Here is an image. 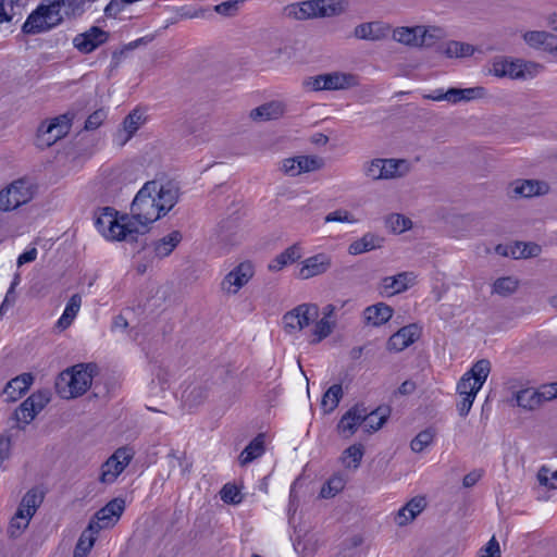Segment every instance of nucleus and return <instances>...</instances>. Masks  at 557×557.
<instances>
[{"label": "nucleus", "instance_id": "f257e3e1", "mask_svg": "<svg viewBox=\"0 0 557 557\" xmlns=\"http://www.w3.org/2000/svg\"><path fill=\"white\" fill-rule=\"evenodd\" d=\"M178 199L180 188L175 183L148 181L133 199L129 214L119 216L114 209L104 208L95 224L109 240H133L137 235L148 233L154 222L175 207Z\"/></svg>", "mask_w": 557, "mask_h": 557}, {"label": "nucleus", "instance_id": "f03ea898", "mask_svg": "<svg viewBox=\"0 0 557 557\" xmlns=\"http://www.w3.org/2000/svg\"><path fill=\"white\" fill-rule=\"evenodd\" d=\"M491 372V362L487 359H480L467 371L458 381L457 392V410L459 416H467L473 405L476 394Z\"/></svg>", "mask_w": 557, "mask_h": 557}, {"label": "nucleus", "instance_id": "7ed1b4c3", "mask_svg": "<svg viewBox=\"0 0 557 557\" xmlns=\"http://www.w3.org/2000/svg\"><path fill=\"white\" fill-rule=\"evenodd\" d=\"M97 367L95 363H78L62 371L55 381V391L64 399L85 394L91 386Z\"/></svg>", "mask_w": 557, "mask_h": 557}, {"label": "nucleus", "instance_id": "20e7f679", "mask_svg": "<svg viewBox=\"0 0 557 557\" xmlns=\"http://www.w3.org/2000/svg\"><path fill=\"white\" fill-rule=\"evenodd\" d=\"M543 71V65L533 61L513 59L509 57H495L491 61L488 73L497 78L512 81L531 79Z\"/></svg>", "mask_w": 557, "mask_h": 557}, {"label": "nucleus", "instance_id": "39448f33", "mask_svg": "<svg viewBox=\"0 0 557 557\" xmlns=\"http://www.w3.org/2000/svg\"><path fill=\"white\" fill-rule=\"evenodd\" d=\"M361 171L370 182L393 181L405 177L411 171V164L406 159L373 158L363 162Z\"/></svg>", "mask_w": 557, "mask_h": 557}, {"label": "nucleus", "instance_id": "423d86ee", "mask_svg": "<svg viewBox=\"0 0 557 557\" xmlns=\"http://www.w3.org/2000/svg\"><path fill=\"white\" fill-rule=\"evenodd\" d=\"M557 398V382L542 384L540 387H525L513 394L516 405L527 411H535L548 401Z\"/></svg>", "mask_w": 557, "mask_h": 557}, {"label": "nucleus", "instance_id": "0eeeda50", "mask_svg": "<svg viewBox=\"0 0 557 557\" xmlns=\"http://www.w3.org/2000/svg\"><path fill=\"white\" fill-rule=\"evenodd\" d=\"M35 195L34 185L25 180L13 181L0 190V211L11 212L28 203Z\"/></svg>", "mask_w": 557, "mask_h": 557}, {"label": "nucleus", "instance_id": "6e6552de", "mask_svg": "<svg viewBox=\"0 0 557 557\" xmlns=\"http://www.w3.org/2000/svg\"><path fill=\"white\" fill-rule=\"evenodd\" d=\"M72 126V117L62 114L40 124L37 132V145L40 148H48L58 140L65 137Z\"/></svg>", "mask_w": 557, "mask_h": 557}, {"label": "nucleus", "instance_id": "1a4fd4ad", "mask_svg": "<svg viewBox=\"0 0 557 557\" xmlns=\"http://www.w3.org/2000/svg\"><path fill=\"white\" fill-rule=\"evenodd\" d=\"M319 318V307L315 304H301L283 315V326L286 333L295 334Z\"/></svg>", "mask_w": 557, "mask_h": 557}, {"label": "nucleus", "instance_id": "9d476101", "mask_svg": "<svg viewBox=\"0 0 557 557\" xmlns=\"http://www.w3.org/2000/svg\"><path fill=\"white\" fill-rule=\"evenodd\" d=\"M487 96V91L482 86H474L469 88L451 87L447 90L436 89L433 92L425 95L424 98L432 101H447L450 104H458L461 102H470L483 99Z\"/></svg>", "mask_w": 557, "mask_h": 557}, {"label": "nucleus", "instance_id": "9b49d317", "mask_svg": "<svg viewBox=\"0 0 557 557\" xmlns=\"http://www.w3.org/2000/svg\"><path fill=\"white\" fill-rule=\"evenodd\" d=\"M126 504L123 498H114L95 513L89 524L98 532L112 529L121 519Z\"/></svg>", "mask_w": 557, "mask_h": 557}, {"label": "nucleus", "instance_id": "f8f14e48", "mask_svg": "<svg viewBox=\"0 0 557 557\" xmlns=\"http://www.w3.org/2000/svg\"><path fill=\"white\" fill-rule=\"evenodd\" d=\"M255 274L251 262L244 261L230 271L221 282V290L228 296L236 295Z\"/></svg>", "mask_w": 557, "mask_h": 557}, {"label": "nucleus", "instance_id": "ddd939ff", "mask_svg": "<svg viewBox=\"0 0 557 557\" xmlns=\"http://www.w3.org/2000/svg\"><path fill=\"white\" fill-rule=\"evenodd\" d=\"M132 459L133 453L131 449L125 447L116 449L103 463L99 478L100 481L106 484L115 482Z\"/></svg>", "mask_w": 557, "mask_h": 557}, {"label": "nucleus", "instance_id": "4468645a", "mask_svg": "<svg viewBox=\"0 0 557 557\" xmlns=\"http://www.w3.org/2000/svg\"><path fill=\"white\" fill-rule=\"evenodd\" d=\"M333 267V258L327 252H318L300 262L297 271L299 280H310L327 273Z\"/></svg>", "mask_w": 557, "mask_h": 557}, {"label": "nucleus", "instance_id": "2eb2a0df", "mask_svg": "<svg viewBox=\"0 0 557 557\" xmlns=\"http://www.w3.org/2000/svg\"><path fill=\"white\" fill-rule=\"evenodd\" d=\"M549 191V184L542 180H516L509 185V193L513 198L541 197Z\"/></svg>", "mask_w": 557, "mask_h": 557}, {"label": "nucleus", "instance_id": "dca6fc26", "mask_svg": "<svg viewBox=\"0 0 557 557\" xmlns=\"http://www.w3.org/2000/svg\"><path fill=\"white\" fill-rule=\"evenodd\" d=\"M428 506L426 497L417 495L410 498L393 515V521L397 527H407L411 524Z\"/></svg>", "mask_w": 557, "mask_h": 557}, {"label": "nucleus", "instance_id": "f3484780", "mask_svg": "<svg viewBox=\"0 0 557 557\" xmlns=\"http://www.w3.org/2000/svg\"><path fill=\"white\" fill-rule=\"evenodd\" d=\"M391 30L392 27L389 24L382 21H372L355 26L352 36L359 40L380 41L386 39Z\"/></svg>", "mask_w": 557, "mask_h": 557}, {"label": "nucleus", "instance_id": "a211bd4d", "mask_svg": "<svg viewBox=\"0 0 557 557\" xmlns=\"http://www.w3.org/2000/svg\"><path fill=\"white\" fill-rule=\"evenodd\" d=\"M51 393L47 389L33 393L15 411V418H35L50 403Z\"/></svg>", "mask_w": 557, "mask_h": 557}, {"label": "nucleus", "instance_id": "6ab92c4d", "mask_svg": "<svg viewBox=\"0 0 557 557\" xmlns=\"http://www.w3.org/2000/svg\"><path fill=\"white\" fill-rule=\"evenodd\" d=\"M421 335V329L412 323L406 325L394 333L387 341L386 348L388 351L399 352L405 350L411 344L417 342Z\"/></svg>", "mask_w": 557, "mask_h": 557}, {"label": "nucleus", "instance_id": "aec40b11", "mask_svg": "<svg viewBox=\"0 0 557 557\" xmlns=\"http://www.w3.org/2000/svg\"><path fill=\"white\" fill-rule=\"evenodd\" d=\"M108 33L99 27H91L87 32L73 38V46L82 53H90L108 40Z\"/></svg>", "mask_w": 557, "mask_h": 557}, {"label": "nucleus", "instance_id": "412c9836", "mask_svg": "<svg viewBox=\"0 0 557 557\" xmlns=\"http://www.w3.org/2000/svg\"><path fill=\"white\" fill-rule=\"evenodd\" d=\"M417 283V275L412 271L400 272L382 280V289L386 295H396L406 292Z\"/></svg>", "mask_w": 557, "mask_h": 557}, {"label": "nucleus", "instance_id": "4be33fe9", "mask_svg": "<svg viewBox=\"0 0 557 557\" xmlns=\"http://www.w3.org/2000/svg\"><path fill=\"white\" fill-rule=\"evenodd\" d=\"M285 111L286 104L283 101L273 100L250 110L248 116L256 123H262L282 117Z\"/></svg>", "mask_w": 557, "mask_h": 557}, {"label": "nucleus", "instance_id": "5701e85b", "mask_svg": "<svg viewBox=\"0 0 557 557\" xmlns=\"http://www.w3.org/2000/svg\"><path fill=\"white\" fill-rule=\"evenodd\" d=\"M304 250L300 243H295L276 255L268 264V270L273 273L281 272L286 267L294 264L302 258Z\"/></svg>", "mask_w": 557, "mask_h": 557}, {"label": "nucleus", "instance_id": "b1692460", "mask_svg": "<svg viewBox=\"0 0 557 557\" xmlns=\"http://www.w3.org/2000/svg\"><path fill=\"white\" fill-rule=\"evenodd\" d=\"M34 377L30 373H23L9 381L2 392L3 400L7 403L20 399L33 384Z\"/></svg>", "mask_w": 557, "mask_h": 557}, {"label": "nucleus", "instance_id": "393cba45", "mask_svg": "<svg viewBox=\"0 0 557 557\" xmlns=\"http://www.w3.org/2000/svg\"><path fill=\"white\" fill-rule=\"evenodd\" d=\"M146 122V116L143 111L133 110L123 121L122 128L116 133V140L120 145H125L133 135Z\"/></svg>", "mask_w": 557, "mask_h": 557}, {"label": "nucleus", "instance_id": "a878e982", "mask_svg": "<svg viewBox=\"0 0 557 557\" xmlns=\"http://www.w3.org/2000/svg\"><path fill=\"white\" fill-rule=\"evenodd\" d=\"M364 456V446L360 443H355L346 447L338 457L339 466L348 472L357 471Z\"/></svg>", "mask_w": 557, "mask_h": 557}, {"label": "nucleus", "instance_id": "bb28decb", "mask_svg": "<svg viewBox=\"0 0 557 557\" xmlns=\"http://www.w3.org/2000/svg\"><path fill=\"white\" fill-rule=\"evenodd\" d=\"M394 310L385 302H377L363 310L362 317L367 325L381 326L393 317Z\"/></svg>", "mask_w": 557, "mask_h": 557}, {"label": "nucleus", "instance_id": "cd10ccee", "mask_svg": "<svg viewBox=\"0 0 557 557\" xmlns=\"http://www.w3.org/2000/svg\"><path fill=\"white\" fill-rule=\"evenodd\" d=\"M318 0H307L289 4L285 8L286 15L297 21L319 18Z\"/></svg>", "mask_w": 557, "mask_h": 557}, {"label": "nucleus", "instance_id": "c85d7f7f", "mask_svg": "<svg viewBox=\"0 0 557 557\" xmlns=\"http://www.w3.org/2000/svg\"><path fill=\"white\" fill-rule=\"evenodd\" d=\"M265 444L267 435L264 433L258 434L238 456L239 465L245 467L261 457L265 450Z\"/></svg>", "mask_w": 557, "mask_h": 557}, {"label": "nucleus", "instance_id": "c756f323", "mask_svg": "<svg viewBox=\"0 0 557 557\" xmlns=\"http://www.w3.org/2000/svg\"><path fill=\"white\" fill-rule=\"evenodd\" d=\"M392 39L400 45L420 48V25L399 26L391 30Z\"/></svg>", "mask_w": 557, "mask_h": 557}, {"label": "nucleus", "instance_id": "7c9ffc66", "mask_svg": "<svg viewBox=\"0 0 557 557\" xmlns=\"http://www.w3.org/2000/svg\"><path fill=\"white\" fill-rule=\"evenodd\" d=\"M327 90H345L358 86L356 75L345 72L325 73Z\"/></svg>", "mask_w": 557, "mask_h": 557}, {"label": "nucleus", "instance_id": "2f4dec72", "mask_svg": "<svg viewBox=\"0 0 557 557\" xmlns=\"http://www.w3.org/2000/svg\"><path fill=\"white\" fill-rule=\"evenodd\" d=\"M183 235L180 231H172L162 238L153 243V251L158 258H165L172 253V251L182 242Z\"/></svg>", "mask_w": 557, "mask_h": 557}, {"label": "nucleus", "instance_id": "473e14b6", "mask_svg": "<svg viewBox=\"0 0 557 557\" xmlns=\"http://www.w3.org/2000/svg\"><path fill=\"white\" fill-rule=\"evenodd\" d=\"M319 18L335 17L349 10L348 0H318Z\"/></svg>", "mask_w": 557, "mask_h": 557}, {"label": "nucleus", "instance_id": "72a5a7b5", "mask_svg": "<svg viewBox=\"0 0 557 557\" xmlns=\"http://www.w3.org/2000/svg\"><path fill=\"white\" fill-rule=\"evenodd\" d=\"M383 239L371 233L364 234L361 238L352 242L348 247V252L352 256L371 251L382 246Z\"/></svg>", "mask_w": 557, "mask_h": 557}, {"label": "nucleus", "instance_id": "f704fd0d", "mask_svg": "<svg viewBox=\"0 0 557 557\" xmlns=\"http://www.w3.org/2000/svg\"><path fill=\"white\" fill-rule=\"evenodd\" d=\"M42 500V491L38 487H33L23 495L17 509L24 513H27L28 516L34 517Z\"/></svg>", "mask_w": 557, "mask_h": 557}, {"label": "nucleus", "instance_id": "c9c22d12", "mask_svg": "<svg viewBox=\"0 0 557 557\" xmlns=\"http://www.w3.org/2000/svg\"><path fill=\"white\" fill-rule=\"evenodd\" d=\"M98 531L90 524L81 534L74 549V557H87L98 536Z\"/></svg>", "mask_w": 557, "mask_h": 557}, {"label": "nucleus", "instance_id": "e433bc0d", "mask_svg": "<svg viewBox=\"0 0 557 557\" xmlns=\"http://www.w3.org/2000/svg\"><path fill=\"white\" fill-rule=\"evenodd\" d=\"M50 28H52V26L48 23L42 9L39 8L27 17L23 25V32L25 34H39Z\"/></svg>", "mask_w": 557, "mask_h": 557}, {"label": "nucleus", "instance_id": "4c0bfd02", "mask_svg": "<svg viewBox=\"0 0 557 557\" xmlns=\"http://www.w3.org/2000/svg\"><path fill=\"white\" fill-rule=\"evenodd\" d=\"M218 239L222 246L228 248L238 245L243 239V234L233 223L226 222L219 226Z\"/></svg>", "mask_w": 557, "mask_h": 557}, {"label": "nucleus", "instance_id": "58836bf2", "mask_svg": "<svg viewBox=\"0 0 557 557\" xmlns=\"http://www.w3.org/2000/svg\"><path fill=\"white\" fill-rule=\"evenodd\" d=\"M336 326V321H326L324 319H317L312 330L309 333L308 342L311 345L321 343L329 337Z\"/></svg>", "mask_w": 557, "mask_h": 557}, {"label": "nucleus", "instance_id": "ea45409f", "mask_svg": "<svg viewBox=\"0 0 557 557\" xmlns=\"http://www.w3.org/2000/svg\"><path fill=\"white\" fill-rule=\"evenodd\" d=\"M446 37L443 27L435 25H420V48H429Z\"/></svg>", "mask_w": 557, "mask_h": 557}, {"label": "nucleus", "instance_id": "a19ab883", "mask_svg": "<svg viewBox=\"0 0 557 557\" xmlns=\"http://www.w3.org/2000/svg\"><path fill=\"white\" fill-rule=\"evenodd\" d=\"M81 305H82L81 295H78V294L72 295V297L70 298V300L65 307L63 314L61 315V318L59 319V321L57 323V326L60 330H65L72 324L73 320L75 319L76 314L78 313V311L81 309Z\"/></svg>", "mask_w": 557, "mask_h": 557}, {"label": "nucleus", "instance_id": "79ce46f5", "mask_svg": "<svg viewBox=\"0 0 557 557\" xmlns=\"http://www.w3.org/2000/svg\"><path fill=\"white\" fill-rule=\"evenodd\" d=\"M343 396V388L339 384L332 385L322 396L321 408L323 414H330L337 406Z\"/></svg>", "mask_w": 557, "mask_h": 557}, {"label": "nucleus", "instance_id": "37998d69", "mask_svg": "<svg viewBox=\"0 0 557 557\" xmlns=\"http://www.w3.org/2000/svg\"><path fill=\"white\" fill-rule=\"evenodd\" d=\"M346 485L342 474H333L322 486L319 496L324 499L333 498L339 494Z\"/></svg>", "mask_w": 557, "mask_h": 557}, {"label": "nucleus", "instance_id": "c03bdc74", "mask_svg": "<svg viewBox=\"0 0 557 557\" xmlns=\"http://www.w3.org/2000/svg\"><path fill=\"white\" fill-rule=\"evenodd\" d=\"M542 251L540 245L534 243H516L510 252L504 251V255H510L515 259H527L537 257Z\"/></svg>", "mask_w": 557, "mask_h": 557}, {"label": "nucleus", "instance_id": "a18cd8bd", "mask_svg": "<svg viewBox=\"0 0 557 557\" xmlns=\"http://www.w3.org/2000/svg\"><path fill=\"white\" fill-rule=\"evenodd\" d=\"M553 34L545 30H529L522 35L524 42L534 49L543 48L546 50L549 41H552Z\"/></svg>", "mask_w": 557, "mask_h": 557}, {"label": "nucleus", "instance_id": "49530a36", "mask_svg": "<svg viewBox=\"0 0 557 557\" xmlns=\"http://www.w3.org/2000/svg\"><path fill=\"white\" fill-rule=\"evenodd\" d=\"M391 410L386 406L377 407L375 410L368 412L363 405H355L342 418H369L377 416V418H388Z\"/></svg>", "mask_w": 557, "mask_h": 557}, {"label": "nucleus", "instance_id": "de8ad7c7", "mask_svg": "<svg viewBox=\"0 0 557 557\" xmlns=\"http://www.w3.org/2000/svg\"><path fill=\"white\" fill-rule=\"evenodd\" d=\"M519 287V280L513 276H504L497 278L493 286L492 292L502 297H508L516 293Z\"/></svg>", "mask_w": 557, "mask_h": 557}, {"label": "nucleus", "instance_id": "09e8293b", "mask_svg": "<svg viewBox=\"0 0 557 557\" xmlns=\"http://www.w3.org/2000/svg\"><path fill=\"white\" fill-rule=\"evenodd\" d=\"M536 480L544 490L548 492L557 491V469L542 466L536 473Z\"/></svg>", "mask_w": 557, "mask_h": 557}, {"label": "nucleus", "instance_id": "8fccbe9b", "mask_svg": "<svg viewBox=\"0 0 557 557\" xmlns=\"http://www.w3.org/2000/svg\"><path fill=\"white\" fill-rule=\"evenodd\" d=\"M474 51L472 45L456 40L448 41L444 48V53L448 58H467L472 55Z\"/></svg>", "mask_w": 557, "mask_h": 557}, {"label": "nucleus", "instance_id": "3c124183", "mask_svg": "<svg viewBox=\"0 0 557 557\" xmlns=\"http://www.w3.org/2000/svg\"><path fill=\"white\" fill-rule=\"evenodd\" d=\"M71 3V0H59L51 2L48 5H40L39 9H42V12L45 13L46 18L48 20V23L52 27L57 26L62 21V8H64L66 4Z\"/></svg>", "mask_w": 557, "mask_h": 557}, {"label": "nucleus", "instance_id": "603ef678", "mask_svg": "<svg viewBox=\"0 0 557 557\" xmlns=\"http://www.w3.org/2000/svg\"><path fill=\"white\" fill-rule=\"evenodd\" d=\"M32 518V516H28L27 513H24L17 509L14 516L11 518L8 527L10 536L18 537L28 528Z\"/></svg>", "mask_w": 557, "mask_h": 557}, {"label": "nucleus", "instance_id": "864d4df0", "mask_svg": "<svg viewBox=\"0 0 557 557\" xmlns=\"http://www.w3.org/2000/svg\"><path fill=\"white\" fill-rule=\"evenodd\" d=\"M386 227L395 234H401L412 227V221L399 213H392L385 220Z\"/></svg>", "mask_w": 557, "mask_h": 557}, {"label": "nucleus", "instance_id": "5fc2aeb1", "mask_svg": "<svg viewBox=\"0 0 557 557\" xmlns=\"http://www.w3.org/2000/svg\"><path fill=\"white\" fill-rule=\"evenodd\" d=\"M299 174L314 172L324 166V162L317 156H296Z\"/></svg>", "mask_w": 557, "mask_h": 557}, {"label": "nucleus", "instance_id": "6e6d98bb", "mask_svg": "<svg viewBox=\"0 0 557 557\" xmlns=\"http://www.w3.org/2000/svg\"><path fill=\"white\" fill-rule=\"evenodd\" d=\"M367 420H339L337 430L344 438H349L354 435L363 436L362 422Z\"/></svg>", "mask_w": 557, "mask_h": 557}, {"label": "nucleus", "instance_id": "4d7b16f0", "mask_svg": "<svg viewBox=\"0 0 557 557\" xmlns=\"http://www.w3.org/2000/svg\"><path fill=\"white\" fill-rule=\"evenodd\" d=\"M220 497L224 503L232 505H238L243 500L240 490L232 483H227L221 488Z\"/></svg>", "mask_w": 557, "mask_h": 557}, {"label": "nucleus", "instance_id": "13d9d810", "mask_svg": "<svg viewBox=\"0 0 557 557\" xmlns=\"http://www.w3.org/2000/svg\"><path fill=\"white\" fill-rule=\"evenodd\" d=\"M434 438V432L431 429L420 432L410 444L412 451L421 453L429 447Z\"/></svg>", "mask_w": 557, "mask_h": 557}, {"label": "nucleus", "instance_id": "bf43d9fd", "mask_svg": "<svg viewBox=\"0 0 557 557\" xmlns=\"http://www.w3.org/2000/svg\"><path fill=\"white\" fill-rule=\"evenodd\" d=\"M325 223H332V222H341V223H348V224H356L358 222V219L355 218L352 213L345 209H338L333 212H330L324 218Z\"/></svg>", "mask_w": 557, "mask_h": 557}, {"label": "nucleus", "instance_id": "052dcab7", "mask_svg": "<svg viewBox=\"0 0 557 557\" xmlns=\"http://www.w3.org/2000/svg\"><path fill=\"white\" fill-rule=\"evenodd\" d=\"M302 87L309 91L327 90L325 74L306 77L302 81Z\"/></svg>", "mask_w": 557, "mask_h": 557}, {"label": "nucleus", "instance_id": "680f3d73", "mask_svg": "<svg viewBox=\"0 0 557 557\" xmlns=\"http://www.w3.org/2000/svg\"><path fill=\"white\" fill-rule=\"evenodd\" d=\"M478 557H502L500 545L495 536H492L480 549Z\"/></svg>", "mask_w": 557, "mask_h": 557}, {"label": "nucleus", "instance_id": "e2e57ef3", "mask_svg": "<svg viewBox=\"0 0 557 557\" xmlns=\"http://www.w3.org/2000/svg\"><path fill=\"white\" fill-rule=\"evenodd\" d=\"M278 170L282 174L289 176V177H296L299 174V170L297 166V160L296 157H289L283 159L278 164Z\"/></svg>", "mask_w": 557, "mask_h": 557}, {"label": "nucleus", "instance_id": "0e129e2a", "mask_svg": "<svg viewBox=\"0 0 557 557\" xmlns=\"http://www.w3.org/2000/svg\"><path fill=\"white\" fill-rule=\"evenodd\" d=\"M238 0H230L222 2L220 4H216L214 7V11L218 14L224 15V16H231L234 15L238 10Z\"/></svg>", "mask_w": 557, "mask_h": 557}, {"label": "nucleus", "instance_id": "69168bd1", "mask_svg": "<svg viewBox=\"0 0 557 557\" xmlns=\"http://www.w3.org/2000/svg\"><path fill=\"white\" fill-rule=\"evenodd\" d=\"M107 114L103 110H97L92 114L88 116L85 123L86 129H96L98 128L102 122L104 121Z\"/></svg>", "mask_w": 557, "mask_h": 557}, {"label": "nucleus", "instance_id": "338daca9", "mask_svg": "<svg viewBox=\"0 0 557 557\" xmlns=\"http://www.w3.org/2000/svg\"><path fill=\"white\" fill-rule=\"evenodd\" d=\"M13 15V1L0 0V23L9 22Z\"/></svg>", "mask_w": 557, "mask_h": 557}, {"label": "nucleus", "instance_id": "774afa93", "mask_svg": "<svg viewBox=\"0 0 557 557\" xmlns=\"http://www.w3.org/2000/svg\"><path fill=\"white\" fill-rule=\"evenodd\" d=\"M385 420H367L362 422V434L363 436L371 435L383 428Z\"/></svg>", "mask_w": 557, "mask_h": 557}]
</instances>
